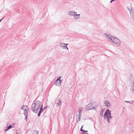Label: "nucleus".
Returning a JSON list of instances; mask_svg holds the SVG:
<instances>
[{
    "mask_svg": "<svg viewBox=\"0 0 134 134\" xmlns=\"http://www.w3.org/2000/svg\"><path fill=\"white\" fill-rule=\"evenodd\" d=\"M41 102L36 100L33 102L31 108L32 111L35 113H37L41 105Z\"/></svg>",
    "mask_w": 134,
    "mask_h": 134,
    "instance_id": "f257e3e1",
    "label": "nucleus"
},
{
    "mask_svg": "<svg viewBox=\"0 0 134 134\" xmlns=\"http://www.w3.org/2000/svg\"><path fill=\"white\" fill-rule=\"evenodd\" d=\"M96 102H94L92 103H89L86 107V109L87 110H89L91 109L96 110V108L98 106V105H93L96 104Z\"/></svg>",
    "mask_w": 134,
    "mask_h": 134,
    "instance_id": "f03ea898",
    "label": "nucleus"
},
{
    "mask_svg": "<svg viewBox=\"0 0 134 134\" xmlns=\"http://www.w3.org/2000/svg\"><path fill=\"white\" fill-rule=\"evenodd\" d=\"M129 81H130V90L132 92H134V79L133 76L131 75H130Z\"/></svg>",
    "mask_w": 134,
    "mask_h": 134,
    "instance_id": "7ed1b4c3",
    "label": "nucleus"
},
{
    "mask_svg": "<svg viewBox=\"0 0 134 134\" xmlns=\"http://www.w3.org/2000/svg\"><path fill=\"white\" fill-rule=\"evenodd\" d=\"M129 4L130 6H128L127 8L130 12L131 17L134 21V9L132 7L131 3H129Z\"/></svg>",
    "mask_w": 134,
    "mask_h": 134,
    "instance_id": "20e7f679",
    "label": "nucleus"
},
{
    "mask_svg": "<svg viewBox=\"0 0 134 134\" xmlns=\"http://www.w3.org/2000/svg\"><path fill=\"white\" fill-rule=\"evenodd\" d=\"M111 41H112L113 43L116 45H120V41L119 39L118 38L114 37L113 36V37L111 39Z\"/></svg>",
    "mask_w": 134,
    "mask_h": 134,
    "instance_id": "39448f33",
    "label": "nucleus"
},
{
    "mask_svg": "<svg viewBox=\"0 0 134 134\" xmlns=\"http://www.w3.org/2000/svg\"><path fill=\"white\" fill-rule=\"evenodd\" d=\"M111 114L110 111L109 109H107L105 112L104 115V118L107 119L108 116Z\"/></svg>",
    "mask_w": 134,
    "mask_h": 134,
    "instance_id": "423d86ee",
    "label": "nucleus"
},
{
    "mask_svg": "<svg viewBox=\"0 0 134 134\" xmlns=\"http://www.w3.org/2000/svg\"><path fill=\"white\" fill-rule=\"evenodd\" d=\"M103 104L107 108H109L110 105V104L109 102L107 100H104V101Z\"/></svg>",
    "mask_w": 134,
    "mask_h": 134,
    "instance_id": "0eeeda50",
    "label": "nucleus"
},
{
    "mask_svg": "<svg viewBox=\"0 0 134 134\" xmlns=\"http://www.w3.org/2000/svg\"><path fill=\"white\" fill-rule=\"evenodd\" d=\"M15 124L13 123L11 125H10L9 126L6 127V129L5 130V131L6 132L9 129H12V127H13L14 126Z\"/></svg>",
    "mask_w": 134,
    "mask_h": 134,
    "instance_id": "6e6552de",
    "label": "nucleus"
},
{
    "mask_svg": "<svg viewBox=\"0 0 134 134\" xmlns=\"http://www.w3.org/2000/svg\"><path fill=\"white\" fill-rule=\"evenodd\" d=\"M105 34L106 37H107V40L108 41H110V40H111V39H112L113 37V36H111L109 34Z\"/></svg>",
    "mask_w": 134,
    "mask_h": 134,
    "instance_id": "1a4fd4ad",
    "label": "nucleus"
},
{
    "mask_svg": "<svg viewBox=\"0 0 134 134\" xmlns=\"http://www.w3.org/2000/svg\"><path fill=\"white\" fill-rule=\"evenodd\" d=\"M43 105H42L40 107V110L39 111L38 114L37 115L38 117L40 116L43 110Z\"/></svg>",
    "mask_w": 134,
    "mask_h": 134,
    "instance_id": "9d476101",
    "label": "nucleus"
},
{
    "mask_svg": "<svg viewBox=\"0 0 134 134\" xmlns=\"http://www.w3.org/2000/svg\"><path fill=\"white\" fill-rule=\"evenodd\" d=\"M76 13H77L76 12L73 11H70L68 12V14L70 16H74V15Z\"/></svg>",
    "mask_w": 134,
    "mask_h": 134,
    "instance_id": "9b49d317",
    "label": "nucleus"
},
{
    "mask_svg": "<svg viewBox=\"0 0 134 134\" xmlns=\"http://www.w3.org/2000/svg\"><path fill=\"white\" fill-rule=\"evenodd\" d=\"M81 116V115H79L78 114L76 115V118L77 122H78L80 120V118Z\"/></svg>",
    "mask_w": 134,
    "mask_h": 134,
    "instance_id": "f8f14e48",
    "label": "nucleus"
},
{
    "mask_svg": "<svg viewBox=\"0 0 134 134\" xmlns=\"http://www.w3.org/2000/svg\"><path fill=\"white\" fill-rule=\"evenodd\" d=\"M58 102L56 103V106L57 107L59 105H61L62 104L61 100L59 99H57Z\"/></svg>",
    "mask_w": 134,
    "mask_h": 134,
    "instance_id": "ddd939ff",
    "label": "nucleus"
},
{
    "mask_svg": "<svg viewBox=\"0 0 134 134\" xmlns=\"http://www.w3.org/2000/svg\"><path fill=\"white\" fill-rule=\"evenodd\" d=\"M61 76L59 77H58V80L59 81V83L58 85V86L59 87L60 86H61V83L62 82V80L60 79Z\"/></svg>",
    "mask_w": 134,
    "mask_h": 134,
    "instance_id": "4468645a",
    "label": "nucleus"
},
{
    "mask_svg": "<svg viewBox=\"0 0 134 134\" xmlns=\"http://www.w3.org/2000/svg\"><path fill=\"white\" fill-rule=\"evenodd\" d=\"M74 17H75L74 18L76 19H78L80 18V14H75L74 15Z\"/></svg>",
    "mask_w": 134,
    "mask_h": 134,
    "instance_id": "2eb2a0df",
    "label": "nucleus"
},
{
    "mask_svg": "<svg viewBox=\"0 0 134 134\" xmlns=\"http://www.w3.org/2000/svg\"><path fill=\"white\" fill-rule=\"evenodd\" d=\"M105 110V108H103L102 109L101 112L100 113V115L101 116H102L103 115V113Z\"/></svg>",
    "mask_w": 134,
    "mask_h": 134,
    "instance_id": "dca6fc26",
    "label": "nucleus"
},
{
    "mask_svg": "<svg viewBox=\"0 0 134 134\" xmlns=\"http://www.w3.org/2000/svg\"><path fill=\"white\" fill-rule=\"evenodd\" d=\"M24 106L26 107V108H25L23 110L24 112H27V111H28L29 109L27 105H25Z\"/></svg>",
    "mask_w": 134,
    "mask_h": 134,
    "instance_id": "f3484780",
    "label": "nucleus"
},
{
    "mask_svg": "<svg viewBox=\"0 0 134 134\" xmlns=\"http://www.w3.org/2000/svg\"><path fill=\"white\" fill-rule=\"evenodd\" d=\"M58 78H57V79L55 81L54 83V85H55L56 86H58Z\"/></svg>",
    "mask_w": 134,
    "mask_h": 134,
    "instance_id": "a211bd4d",
    "label": "nucleus"
},
{
    "mask_svg": "<svg viewBox=\"0 0 134 134\" xmlns=\"http://www.w3.org/2000/svg\"><path fill=\"white\" fill-rule=\"evenodd\" d=\"M82 110L81 109H79V114H78L79 115H81V114L82 113Z\"/></svg>",
    "mask_w": 134,
    "mask_h": 134,
    "instance_id": "6ab92c4d",
    "label": "nucleus"
},
{
    "mask_svg": "<svg viewBox=\"0 0 134 134\" xmlns=\"http://www.w3.org/2000/svg\"><path fill=\"white\" fill-rule=\"evenodd\" d=\"M134 102V100L132 101H126V102L127 103H129L130 104H132L133 103V102Z\"/></svg>",
    "mask_w": 134,
    "mask_h": 134,
    "instance_id": "aec40b11",
    "label": "nucleus"
},
{
    "mask_svg": "<svg viewBox=\"0 0 134 134\" xmlns=\"http://www.w3.org/2000/svg\"><path fill=\"white\" fill-rule=\"evenodd\" d=\"M60 44L61 45H63L64 44V45H65V46H67V45L69 44H68V43L66 44V43H60Z\"/></svg>",
    "mask_w": 134,
    "mask_h": 134,
    "instance_id": "412c9836",
    "label": "nucleus"
},
{
    "mask_svg": "<svg viewBox=\"0 0 134 134\" xmlns=\"http://www.w3.org/2000/svg\"><path fill=\"white\" fill-rule=\"evenodd\" d=\"M82 129H83L82 128H81L80 130L81 131L83 132H87L88 131H86V130H83Z\"/></svg>",
    "mask_w": 134,
    "mask_h": 134,
    "instance_id": "4be33fe9",
    "label": "nucleus"
},
{
    "mask_svg": "<svg viewBox=\"0 0 134 134\" xmlns=\"http://www.w3.org/2000/svg\"><path fill=\"white\" fill-rule=\"evenodd\" d=\"M39 132L38 131H34L33 134H38Z\"/></svg>",
    "mask_w": 134,
    "mask_h": 134,
    "instance_id": "5701e85b",
    "label": "nucleus"
},
{
    "mask_svg": "<svg viewBox=\"0 0 134 134\" xmlns=\"http://www.w3.org/2000/svg\"><path fill=\"white\" fill-rule=\"evenodd\" d=\"M24 114L25 116H28V113L27 112H25Z\"/></svg>",
    "mask_w": 134,
    "mask_h": 134,
    "instance_id": "b1692460",
    "label": "nucleus"
},
{
    "mask_svg": "<svg viewBox=\"0 0 134 134\" xmlns=\"http://www.w3.org/2000/svg\"><path fill=\"white\" fill-rule=\"evenodd\" d=\"M111 114H110V115H109L108 116V117L109 118V119H112V118H113V116H111Z\"/></svg>",
    "mask_w": 134,
    "mask_h": 134,
    "instance_id": "393cba45",
    "label": "nucleus"
},
{
    "mask_svg": "<svg viewBox=\"0 0 134 134\" xmlns=\"http://www.w3.org/2000/svg\"><path fill=\"white\" fill-rule=\"evenodd\" d=\"M25 105H22V107H21V109H22L23 110V109H24V108H25H25H26V107H25V106H25Z\"/></svg>",
    "mask_w": 134,
    "mask_h": 134,
    "instance_id": "a878e982",
    "label": "nucleus"
},
{
    "mask_svg": "<svg viewBox=\"0 0 134 134\" xmlns=\"http://www.w3.org/2000/svg\"><path fill=\"white\" fill-rule=\"evenodd\" d=\"M107 121H108V122L110 123V119H110L108 117V118H107Z\"/></svg>",
    "mask_w": 134,
    "mask_h": 134,
    "instance_id": "bb28decb",
    "label": "nucleus"
},
{
    "mask_svg": "<svg viewBox=\"0 0 134 134\" xmlns=\"http://www.w3.org/2000/svg\"><path fill=\"white\" fill-rule=\"evenodd\" d=\"M63 47L65 49H68V48L66 46H63Z\"/></svg>",
    "mask_w": 134,
    "mask_h": 134,
    "instance_id": "cd10ccee",
    "label": "nucleus"
},
{
    "mask_svg": "<svg viewBox=\"0 0 134 134\" xmlns=\"http://www.w3.org/2000/svg\"><path fill=\"white\" fill-rule=\"evenodd\" d=\"M25 116V119L26 120V121H27L28 116Z\"/></svg>",
    "mask_w": 134,
    "mask_h": 134,
    "instance_id": "c85d7f7f",
    "label": "nucleus"
},
{
    "mask_svg": "<svg viewBox=\"0 0 134 134\" xmlns=\"http://www.w3.org/2000/svg\"><path fill=\"white\" fill-rule=\"evenodd\" d=\"M87 132H84L82 133L81 134H88V133H86Z\"/></svg>",
    "mask_w": 134,
    "mask_h": 134,
    "instance_id": "c756f323",
    "label": "nucleus"
},
{
    "mask_svg": "<svg viewBox=\"0 0 134 134\" xmlns=\"http://www.w3.org/2000/svg\"><path fill=\"white\" fill-rule=\"evenodd\" d=\"M47 108V106H45L44 108L43 109V110H44V109H46Z\"/></svg>",
    "mask_w": 134,
    "mask_h": 134,
    "instance_id": "7c9ffc66",
    "label": "nucleus"
},
{
    "mask_svg": "<svg viewBox=\"0 0 134 134\" xmlns=\"http://www.w3.org/2000/svg\"><path fill=\"white\" fill-rule=\"evenodd\" d=\"M4 18V17L2 18V19H0V22L2 21V20Z\"/></svg>",
    "mask_w": 134,
    "mask_h": 134,
    "instance_id": "2f4dec72",
    "label": "nucleus"
},
{
    "mask_svg": "<svg viewBox=\"0 0 134 134\" xmlns=\"http://www.w3.org/2000/svg\"><path fill=\"white\" fill-rule=\"evenodd\" d=\"M113 2V1L112 0H111L110 1V3H112Z\"/></svg>",
    "mask_w": 134,
    "mask_h": 134,
    "instance_id": "473e14b6",
    "label": "nucleus"
},
{
    "mask_svg": "<svg viewBox=\"0 0 134 134\" xmlns=\"http://www.w3.org/2000/svg\"><path fill=\"white\" fill-rule=\"evenodd\" d=\"M83 125H82V126L81 127V128H83Z\"/></svg>",
    "mask_w": 134,
    "mask_h": 134,
    "instance_id": "72a5a7b5",
    "label": "nucleus"
},
{
    "mask_svg": "<svg viewBox=\"0 0 134 134\" xmlns=\"http://www.w3.org/2000/svg\"><path fill=\"white\" fill-rule=\"evenodd\" d=\"M16 134H19L18 133L17 131V132L16 133Z\"/></svg>",
    "mask_w": 134,
    "mask_h": 134,
    "instance_id": "f704fd0d",
    "label": "nucleus"
},
{
    "mask_svg": "<svg viewBox=\"0 0 134 134\" xmlns=\"http://www.w3.org/2000/svg\"><path fill=\"white\" fill-rule=\"evenodd\" d=\"M113 1H116V0H112Z\"/></svg>",
    "mask_w": 134,
    "mask_h": 134,
    "instance_id": "c9c22d12",
    "label": "nucleus"
},
{
    "mask_svg": "<svg viewBox=\"0 0 134 134\" xmlns=\"http://www.w3.org/2000/svg\"><path fill=\"white\" fill-rule=\"evenodd\" d=\"M62 46L63 47V46H65V45H64V46Z\"/></svg>",
    "mask_w": 134,
    "mask_h": 134,
    "instance_id": "e433bc0d",
    "label": "nucleus"
}]
</instances>
